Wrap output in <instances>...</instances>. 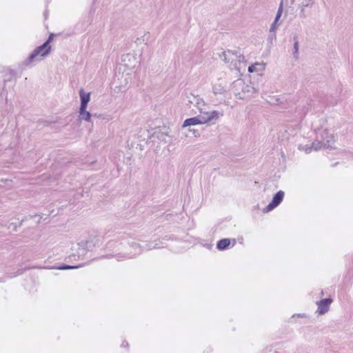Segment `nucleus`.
I'll list each match as a JSON object with an SVG mask.
<instances>
[{"mask_svg": "<svg viewBox=\"0 0 353 353\" xmlns=\"http://www.w3.org/2000/svg\"><path fill=\"white\" fill-rule=\"evenodd\" d=\"M133 246H137L134 239L123 235L119 240L110 241L106 245V248L112 251L110 254L111 256L132 258V250H130L129 247Z\"/></svg>", "mask_w": 353, "mask_h": 353, "instance_id": "nucleus-1", "label": "nucleus"}, {"mask_svg": "<svg viewBox=\"0 0 353 353\" xmlns=\"http://www.w3.org/2000/svg\"><path fill=\"white\" fill-rule=\"evenodd\" d=\"M223 114L217 110L203 112L197 117L186 119L183 124V128L196 125L199 124H204L206 123H214Z\"/></svg>", "mask_w": 353, "mask_h": 353, "instance_id": "nucleus-2", "label": "nucleus"}, {"mask_svg": "<svg viewBox=\"0 0 353 353\" xmlns=\"http://www.w3.org/2000/svg\"><path fill=\"white\" fill-rule=\"evenodd\" d=\"M223 57L225 63H230V67L232 70H241V63H244L245 57L239 51H225L223 52Z\"/></svg>", "mask_w": 353, "mask_h": 353, "instance_id": "nucleus-3", "label": "nucleus"}, {"mask_svg": "<svg viewBox=\"0 0 353 353\" xmlns=\"http://www.w3.org/2000/svg\"><path fill=\"white\" fill-rule=\"evenodd\" d=\"M51 51V46H48L45 43L37 47L33 52L29 55V57L25 60L24 64L26 66L30 65L31 63L35 61H39L41 59L39 57H45L48 56Z\"/></svg>", "mask_w": 353, "mask_h": 353, "instance_id": "nucleus-4", "label": "nucleus"}, {"mask_svg": "<svg viewBox=\"0 0 353 353\" xmlns=\"http://www.w3.org/2000/svg\"><path fill=\"white\" fill-rule=\"evenodd\" d=\"M135 245L137 246L129 247V250H132V257L134 256L135 255L140 254L143 250H150L152 249L161 248L162 247L157 243H145L143 245H140L135 241Z\"/></svg>", "mask_w": 353, "mask_h": 353, "instance_id": "nucleus-5", "label": "nucleus"}, {"mask_svg": "<svg viewBox=\"0 0 353 353\" xmlns=\"http://www.w3.org/2000/svg\"><path fill=\"white\" fill-rule=\"evenodd\" d=\"M284 192L278 191L274 196L271 202L263 209L264 212H268L276 208L283 201L284 198Z\"/></svg>", "mask_w": 353, "mask_h": 353, "instance_id": "nucleus-6", "label": "nucleus"}, {"mask_svg": "<svg viewBox=\"0 0 353 353\" xmlns=\"http://www.w3.org/2000/svg\"><path fill=\"white\" fill-rule=\"evenodd\" d=\"M333 300L331 298H325L320 300L316 303L318 305L317 312L320 314H324L327 312L330 309V305L332 303Z\"/></svg>", "mask_w": 353, "mask_h": 353, "instance_id": "nucleus-7", "label": "nucleus"}, {"mask_svg": "<svg viewBox=\"0 0 353 353\" xmlns=\"http://www.w3.org/2000/svg\"><path fill=\"white\" fill-rule=\"evenodd\" d=\"M321 140L323 143V147L325 148H329L332 147L331 145L334 143V137L327 130H325L322 132Z\"/></svg>", "mask_w": 353, "mask_h": 353, "instance_id": "nucleus-8", "label": "nucleus"}, {"mask_svg": "<svg viewBox=\"0 0 353 353\" xmlns=\"http://www.w3.org/2000/svg\"><path fill=\"white\" fill-rule=\"evenodd\" d=\"M188 101L190 103L196 106L200 110L201 114L204 112H203V107L205 105V103L203 99L192 94V98H190Z\"/></svg>", "mask_w": 353, "mask_h": 353, "instance_id": "nucleus-9", "label": "nucleus"}, {"mask_svg": "<svg viewBox=\"0 0 353 353\" xmlns=\"http://www.w3.org/2000/svg\"><path fill=\"white\" fill-rule=\"evenodd\" d=\"M81 104L79 108H87L88 103L90 100V93H85L83 89L79 91Z\"/></svg>", "mask_w": 353, "mask_h": 353, "instance_id": "nucleus-10", "label": "nucleus"}, {"mask_svg": "<svg viewBox=\"0 0 353 353\" xmlns=\"http://www.w3.org/2000/svg\"><path fill=\"white\" fill-rule=\"evenodd\" d=\"M91 242L90 241H81L78 243V253L79 254H85L86 251L90 248Z\"/></svg>", "mask_w": 353, "mask_h": 353, "instance_id": "nucleus-11", "label": "nucleus"}, {"mask_svg": "<svg viewBox=\"0 0 353 353\" xmlns=\"http://www.w3.org/2000/svg\"><path fill=\"white\" fill-rule=\"evenodd\" d=\"M212 91L214 94H222L225 92H226V86L225 85H223L222 83H216L214 84L212 87Z\"/></svg>", "mask_w": 353, "mask_h": 353, "instance_id": "nucleus-12", "label": "nucleus"}, {"mask_svg": "<svg viewBox=\"0 0 353 353\" xmlns=\"http://www.w3.org/2000/svg\"><path fill=\"white\" fill-rule=\"evenodd\" d=\"M231 243V239H222L219 240L216 243V248L219 250H225L228 249Z\"/></svg>", "mask_w": 353, "mask_h": 353, "instance_id": "nucleus-13", "label": "nucleus"}, {"mask_svg": "<svg viewBox=\"0 0 353 353\" xmlns=\"http://www.w3.org/2000/svg\"><path fill=\"white\" fill-rule=\"evenodd\" d=\"M293 41H294V44H293V57L295 59H299V37L297 34H294L293 36Z\"/></svg>", "mask_w": 353, "mask_h": 353, "instance_id": "nucleus-14", "label": "nucleus"}, {"mask_svg": "<svg viewBox=\"0 0 353 353\" xmlns=\"http://www.w3.org/2000/svg\"><path fill=\"white\" fill-rule=\"evenodd\" d=\"M87 108H79V118L80 119L85 120L86 121H90L91 114L90 112L86 110Z\"/></svg>", "mask_w": 353, "mask_h": 353, "instance_id": "nucleus-15", "label": "nucleus"}, {"mask_svg": "<svg viewBox=\"0 0 353 353\" xmlns=\"http://www.w3.org/2000/svg\"><path fill=\"white\" fill-rule=\"evenodd\" d=\"M312 147L313 148L314 150L315 151H317L321 148H325L323 147V142L321 141V140L319 141V140H316L315 141H314L312 143Z\"/></svg>", "mask_w": 353, "mask_h": 353, "instance_id": "nucleus-16", "label": "nucleus"}, {"mask_svg": "<svg viewBox=\"0 0 353 353\" xmlns=\"http://www.w3.org/2000/svg\"><path fill=\"white\" fill-rule=\"evenodd\" d=\"M282 13H283V1H281V3L279 5V9L277 10L276 15L274 19V20L276 21H278L279 20Z\"/></svg>", "mask_w": 353, "mask_h": 353, "instance_id": "nucleus-17", "label": "nucleus"}, {"mask_svg": "<svg viewBox=\"0 0 353 353\" xmlns=\"http://www.w3.org/2000/svg\"><path fill=\"white\" fill-rule=\"evenodd\" d=\"M282 13H283V1H281V3L279 5V9L277 10L276 15L274 19V20L276 21H278L279 20Z\"/></svg>", "mask_w": 353, "mask_h": 353, "instance_id": "nucleus-18", "label": "nucleus"}, {"mask_svg": "<svg viewBox=\"0 0 353 353\" xmlns=\"http://www.w3.org/2000/svg\"><path fill=\"white\" fill-rule=\"evenodd\" d=\"M79 268V266L77 265H62L58 268L59 270H70V269H75Z\"/></svg>", "mask_w": 353, "mask_h": 353, "instance_id": "nucleus-19", "label": "nucleus"}, {"mask_svg": "<svg viewBox=\"0 0 353 353\" xmlns=\"http://www.w3.org/2000/svg\"><path fill=\"white\" fill-rule=\"evenodd\" d=\"M299 149L303 150L306 153H310L313 150V148L312 147V144L311 145H305L302 147L300 146Z\"/></svg>", "mask_w": 353, "mask_h": 353, "instance_id": "nucleus-20", "label": "nucleus"}, {"mask_svg": "<svg viewBox=\"0 0 353 353\" xmlns=\"http://www.w3.org/2000/svg\"><path fill=\"white\" fill-rule=\"evenodd\" d=\"M54 36V34L53 33H51V34L49 35V37H48V39H47V40H46L43 43H45V44H46V46H50V43L52 42V41L53 40Z\"/></svg>", "mask_w": 353, "mask_h": 353, "instance_id": "nucleus-21", "label": "nucleus"}, {"mask_svg": "<svg viewBox=\"0 0 353 353\" xmlns=\"http://www.w3.org/2000/svg\"><path fill=\"white\" fill-rule=\"evenodd\" d=\"M259 65H260L259 63H255L254 64L250 65L248 67V72L250 73L255 72L256 70V66Z\"/></svg>", "mask_w": 353, "mask_h": 353, "instance_id": "nucleus-22", "label": "nucleus"}, {"mask_svg": "<svg viewBox=\"0 0 353 353\" xmlns=\"http://www.w3.org/2000/svg\"><path fill=\"white\" fill-rule=\"evenodd\" d=\"M276 37V32L275 31H273V32H270L269 31L268 39L270 41L275 40Z\"/></svg>", "mask_w": 353, "mask_h": 353, "instance_id": "nucleus-23", "label": "nucleus"}, {"mask_svg": "<svg viewBox=\"0 0 353 353\" xmlns=\"http://www.w3.org/2000/svg\"><path fill=\"white\" fill-rule=\"evenodd\" d=\"M313 0H301V5L303 6H308L312 3Z\"/></svg>", "mask_w": 353, "mask_h": 353, "instance_id": "nucleus-24", "label": "nucleus"}, {"mask_svg": "<svg viewBox=\"0 0 353 353\" xmlns=\"http://www.w3.org/2000/svg\"><path fill=\"white\" fill-rule=\"evenodd\" d=\"M277 22L278 21H276L275 20L274 21V22L272 23V24L271 25V27L270 28V32H273V31L276 32V26Z\"/></svg>", "mask_w": 353, "mask_h": 353, "instance_id": "nucleus-25", "label": "nucleus"}, {"mask_svg": "<svg viewBox=\"0 0 353 353\" xmlns=\"http://www.w3.org/2000/svg\"><path fill=\"white\" fill-rule=\"evenodd\" d=\"M125 84H127V83H128L126 79H125ZM125 85H118L117 87H119V90H120V91L123 92V89H125Z\"/></svg>", "mask_w": 353, "mask_h": 353, "instance_id": "nucleus-26", "label": "nucleus"}, {"mask_svg": "<svg viewBox=\"0 0 353 353\" xmlns=\"http://www.w3.org/2000/svg\"><path fill=\"white\" fill-rule=\"evenodd\" d=\"M121 346L123 347H128L129 345H128V343L126 341H124L122 343Z\"/></svg>", "mask_w": 353, "mask_h": 353, "instance_id": "nucleus-27", "label": "nucleus"}, {"mask_svg": "<svg viewBox=\"0 0 353 353\" xmlns=\"http://www.w3.org/2000/svg\"><path fill=\"white\" fill-rule=\"evenodd\" d=\"M193 130L194 133L195 134H194V137H196L197 135H199V132H198L197 130H196H196Z\"/></svg>", "mask_w": 353, "mask_h": 353, "instance_id": "nucleus-28", "label": "nucleus"}, {"mask_svg": "<svg viewBox=\"0 0 353 353\" xmlns=\"http://www.w3.org/2000/svg\"><path fill=\"white\" fill-rule=\"evenodd\" d=\"M233 245L236 243V239H233Z\"/></svg>", "mask_w": 353, "mask_h": 353, "instance_id": "nucleus-29", "label": "nucleus"}, {"mask_svg": "<svg viewBox=\"0 0 353 353\" xmlns=\"http://www.w3.org/2000/svg\"><path fill=\"white\" fill-rule=\"evenodd\" d=\"M277 103L276 104H279V99H276Z\"/></svg>", "mask_w": 353, "mask_h": 353, "instance_id": "nucleus-30", "label": "nucleus"}]
</instances>
